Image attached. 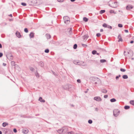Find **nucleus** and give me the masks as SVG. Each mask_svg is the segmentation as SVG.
Instances as JSON below:
<instances>
[{
  "label": "nucleus",
  "mask_w": 134,
  "mask_h": 134,
  "mask_svg": "<svg viewBox=\"0 0 134 134\" xmlns=\"http://www.w3.org/2000/svg\"><path fill=\"white\" fill-rule=\"evenodd\" d=\"M110 13H114V14H116V13L114 12V11L112 10H110Z\"/></svg>",
  "instance_id": "obj_21"
},
{
  "label": "nucleus",
  "mask_w": 134,
  "mask_h": 134,
  "mask_svg": "<svg viewBox=\"0 0 134 134\" xmlns=\"http://www.w3.org/2000/svg\"><path fill=\"white\" fill-rule=\"evenodd\" d=\"M105 12V10H101L100 12V13L101 14H102Z\"/></svg>",
  "instance_id": "obj_19"
},
{
  "label": "nucleus",
  "mask_w": 134,
  "mask_h": 134,
  "mask_svg": "<svg viewBox=\"0 0 134 134\" xmlns=\"http://www.w3.org/2000/svg\"><path fill=\"white\" fill-rule=\"evenodd\" d=\"M123 78L124 79H126V75H124L123 76Z\"/></svg>",
  "instance_id": "obj_43"
},
{
  "label": "nucleus",
  "mask_w": 134,
  "mask_h": 134,
  "mask_svg": "<svg viewBox=\"0 0 134 134\" xmlns=\"http://www.w3.org/2000/svg\"><path fill=\"white\" fill-rule=\"evenodd\" d=\"M102 25H107L105 23H104V24H103Z\"/></svg>",
  "instance_id": "obj_51"
},
{
  "label": "nucleus",
  "mask_w": 134,
  "mask_h": 134,
  "mask_svg": "<svg viewBox=\"0 0 134 134\" xmlns=\"http://www.w3.org/2000/svg\"><path fill=\"white\" fill-rule=\"evenodd\" d=\"M12 64H15V62L14 61L12 62Z\"/></svg>",
  "instance_id": "obj_49"
},
{
  "label": "nucleus",
  "mask_w": 134,
  "mask_h": 134,
  "mask_svg": "<svg viewBox=\"0 0 134 134\" xmlns=\"http://www.w3.org/2000/svg\"><path fill=\"white\" fill-rule=\"evenodd\" d=\"M130 103L133 105L134 106V100H131L130 102Z\"/></svg>",
  "instance_id": "obj_15"
},
{
  "label": "nucleus",
  "mask_w": 134,
  "mask_h": 134,
  "mask_svg": "<svg viewBox=\"0 0 134 134\" xmlns=\"http://www.w3.org/2000/svg\"><path fill=\"white\" fill-rule=\"evenodd\" d=\"M131 59H132V60H133V59H133V58H131Z\"/></svg>",
  "instance_id": "obj_63"
},
{
  "label": "nucleus",
  "mask_w": 134,
  "mask_h": 134,
  "mask_svg": "<svg viewBox=\"0 0 134 134\" xmlns=\"http://www.w3.org/2000/svg\"><path fill=\"white\" fill-rule=\"evenodd\" d=\"M119 27H122V26H118Z\"/></svg>",
  "instance_id": "obj_55"
},
{
  "label": "nucleus",
  "mask_w": 134,
  "mask_h": 134,
  "mask_svg": "<svg viewBox=\"0 0 134 134\" xmlns=\"http://www.w3.org/2000/svg\"><path fill=\"white\" fill-rule=\"evenodd\" d=\"M21 4L22 5L24 6H26V4L25 3H22Z\"/></svg>",
  "instance_id": "obj_24"
},
{
  "label": "nucleus",
  "mask_w": 134,
  "mask_h": 134,
  "mask_svg": "<svg viewBox=\"0 0 134 134\" xmlns=\"http://www.w3.org/2000/svg\"><path fill=\"white\" fill-rule=\"evenodd\" d=\"M129 55H130V54H127V57H126V59H127V58H130L132 57H130V56Z\"/></svg>",
  "instance_id": "obj_27"
},
{
  "label": "nucleus",
  "mask_w": 134,
  "mask_h": 134,
  "mask_svg": "<svg viewBox=\"0 0 134 134\" xmlns=\"http://www.w3.org/2000/svg\"><path fill=\"white\" fill-rule=\"evenodd\" d=\"M67 131V129L66 127H63L62 130H59L58 132L59 133H61L62 132H65Z\"/></svg>",
  "instance_id": "obj_4"
},
{
  "label": "nucleus",
  "mask_w": 134,
  "mask_h": 134,
  "mask_svg": "<svg viewBox=\"0 0 134 134\" xmlns=\"http://www.w3.org/2000/svg\"><path fill=\"white\" fill-rule=\"evenodd\" d=\"M24 31L26 33H27L28 32V30L27 28H25L24 29Z\"/></svg>",
  "instance_id": "obj_30"
},
{
  "label": "nucleus",
  "mask_w": 134,
  "mask_h": 134,
  "mask_svg": "<svg viewBox=\"0 0 134 134\" xmlns=\"http://www.w3.org/2000/svg\"><path fill=\"white\" fill-rule=\"evenodd\" d=\"M103 29H101L100 30V31L101 32H103Z\"/></svg>",
  "instance_id": "obj_50"
},
{
  "label": "nucleus",
  "mask_w": 134,
  "mask_h": 134,
  "mask_svg": "<svg viewBox=\"0 0 134 134\" xmlns=\"http://www.w3.org/2000/svg\"><path fill=\"white\" fill-rule=\"evenodd\" d=\"M106 60L105 59H102L100 60V62L101 63H104L105 62Z\"/></svg>",
  "instance_id": "obj_22"
},
{
  "label": "nucleus",
  "mask_w": 134,
  "mask_h": 134,
  "mask_svg": "<svg viewBox=\"0 0 134 134\" xmlns=\"http://www.w3.org/2000/svg\"><path fill=\"white\" fill-rule=\"evenodd\" d=\"M119 77V76H117L116 77V79H118Z\"/></svg>",
  "instance_id": "obj_47"
},
{
  "label": "nucleus",
  "mask_w": 134,
  "mask_h": 134,
  "mask_svg": "<svg viewBox=\"0 0 134 134\" xmlns=\"http://www.w3.org/2000/svg\"><path fill=\"white\" fill-rule=\"evenodd\" d=\"M133 7L131 5H129L126 6V9L127 10H130L133 8Z\"/></svg>",
  "instance_id": "obj_6"
},
{
  "label": "nucleus",
  "mask_w": 134,
  "mask_h": 134,
  "mask_svg": "<svg viewBox=\"0 0 134 134\" xmlns=\"http://www.w3.org/2000/svg\"><path fill=\"white\" fill-rule=\"evenodd\" d=\"M120 112L119 110L115 109L113 111L114 115L115 116H116L119 114Z\"/></svg>",
  "instance_id": "obj_3"
},
{
  "label": "nucleus",
  "mask_w": 134,
  "mask_h": 134,
  "mask_svg": "<svg viewBox=\"0 0 134 134\" xmlns=\"http://www.w3.org/2000/svg\"><path fill=\"white\" fill-rule=\"evenodd\" d=\"M40 63H41V64H42L43 65V62H41Z\"/></svg>",
  "instance_id": "obj_54"
},
{
  "label": "nucleus",
  "mask_w": 134,
  "mask_h": 134,
  "mask_svg": "<svg viewBox=\"0 0 134 134\" xmlns=\"http://www.w3.org/2000/svg\"><path fill=\"white\" fill-rule=\"evenodd\" d=\"M0 134H2V132L1 131H0Z\"/></svg>",
  "instance_id": "obj_59"
},
{
  "label": "nucleus",
  "mask_w": 134,
  "mask_h": 134,
  "mask_svg": "<svg viewBox=\"0 0 134 134\" xmlns=\"http://www.w3.org/2000/svg\"><path fill=\"white\" fill-rule=\"evenodd\" d=\"M127 36L128 37H130L131 36V34H129V35H127Z\"/></svg>",
  "instance_id": "obj_40"
},
{
  "label": "nucleus",
  "mask_w": 134,
  "mask_h": 134,
  "mask_svg": "<svg viewBox=\"0 0 134 134\" xmlns=\"http://www.w3.org/2000/svg\"><path fill=\"white\" fill-rule=\"evenodd\" d=\"M36 76L37 77H39V75H38V74H37V75H36Z\"/></svg>",
  "instance_id": "obj_58"
},
{
  "label": "nucleus",
  "mask_w": 134,
  "mask_h": 134,
  "mask_svg": "<svg viewBox=\"0 0 134 134\" xmlns=\"http://www.w3.org/2000/svg\"><path fill=\"white\" fill-rule=\"evenodd\" d=\"M39 100L41 102H45V100L43 99L41 97H40L39 98Z\"/></svg>",
  "instance_id": "obj_11"
},
{
  "label": "nucleus",
  "mask_w": 134,
  "mask_h": 134,
  "mask_svg": "<svg viewBox=\"0 0 134 134\" xmlns=\"http://www.w3.org/2000/svg\"><path fill=\"white\" fill-rule=\"evenodd\" d=\"M129 66H128L127 65H126V68H128V67H129Z\"/></svg>",
  "instance_id": "obj_56"
},
{
  "label": "nucleus",
  "mask_w": 134,
  "mask_h": 134,
  "mask_svg": "<svg viewBox=\"0 0 134 134\" xmlns=\"http://www.w3.org/2000/svg\"><path fill=\"white\" fill-rule=\"evenodd\" d=\"M73 132H70L68 133V134H73Z\"/></svg>",
  "instance_id": "obj_33"
},
{
  "label": "nucleus",
  "mask_w": 134,
  "mask_h": 134,
  "mask_svg": "<svg viewBox=\"0 0 134 134\" xmlns=\"http://www.w3.org/2000/svg\"><path fill=\"white\" fill-rule=\"evenodd\" d=\"M108 96L107 95H105L104 96V97L105 98H107L108 97Z\"/></svg>",
  "instance_id": "obj_41"
},
{
  "label": "nucleus",
  "mask_w": 134,
  "mask_h": 134,
  "mask_svg": "<svg viewBox=\"0 0 134 134\" xmlns=\"http://www.w3.org/2000/svg\"><path fill=\"white\" fill-rule=\"evenodd\" d=\"M82 45L83 47H86L87 46V45H86L83 44H82Z\"/></svg>",
  "instance_id": "obj_34"
},
{
  "label": "nucleus",
  "mask_w": 134,
  "mask_h": 134,
  "mask_svg": "<svg viewBox=\"0 0 134 134\" xmlns=\"http://www.w3.org/2000/svg\"><path fill=\"white\" fill-rule=\"evenodd\" d=\"M9 16H10L11 17H12V14H10L9 15Z\"/></svg>",
  "instance_id": "obj_46"
},
{
  "label": "nucleus",
  "mask_w": 134,
  "mask_h": 134,
  "mask_svg": "<svg viewBox=\"0 0 134 134\" xmlns=\"http://www.w3.org/2000/svg\"><path fill=\"white\" fill-rule=\"evenodd\" d=\"M64 23L66 24H68L70 22V19L68 16H65L63 17Z\"/></svg>",
  "instance_id": "obj_1"
},
{
  "label": "nucleus",
  "mask_w": 134,
  "mask_h": 134,
  "mask_svg": "<svg viewBox=\"0 0 134 134\" xmlns=\"http://www.w3.org/2000/svg\"><path fill=\"white\" fill-rule=\"evenodd\" d=\"M118 38L119 39L118 40V42H119L120 41L122 42V40L121 38V36L120 35H119L118 37Z\"/></svg>",
  "instance_id": "obj_10"
},
{
  "label": "nucleus",
  "mask_w": 134,
  "mask_h": 134,
  "mask_svg": "<svg viewBox=\"0 0 134 134\" xmlns=\"http://www.w3.org/2000/svg\"><path fill=\"white\" fill-rule=\"evenodd\" d=\"M129 32V31L128 30H126V33H128Z\"/></svg>",
  "instance_id": "obj_52"
},
{
  "label": "nucleus",
  "mask_w": 134,
  "mask_h": 134,
  "mask_svg": "<svg viewBox=\"0 0 134 134\" xmlns=\"http://www.w3.org/2000/svg\"><path fill=\"white\" fill-rule=\"evenodd\" d=\"M2 2L3 3H4L5 2V0H2Z\"/></svg>",
  "instance_id": "obj_42"
},
{
  "label": "nucleus",
  "mask_w": 134,
  "mask_h": 134,
  "mask_svg": "<svg viewBox=\"0 0 134 134\" xmlns=\"http://www.w3.org/2000/svg\"><path fill=\"white\" fill-rule=\"evenodd\" d=\"M30 70H31L32 71L34 70V69L32 68H31L30 69Z\"/></svg>",
  "instance_id": "obj_44"
},
{
  "label": "nucleus",
  "mask_w": 134,
  "mask_h": 134,
  "mask_svg": "<svg viewBox=\"0 0 134 134\" xmlns=\"http://www.w3.org/2000/svg\"><path fill=\"white\" fill-rule=\"evenodd\" d=\"M83 20L87 22L88 21V19L86 17H84L83 18Z\"/></svg>",
  "instance_id": "obj_17"
},
{
  "label": "nucleus",
  "mask_w": 134,
  "mask_h": 134,
  "mask_svg": "<svg viewBox=\"0 0 134 134\" xmlns=\"http://www.w3.org/2000/svg\"><path fill=\"white\" fill-rule=\"evenodd\" d=\"M126 106H125L124 107V108L125 109H126Z\"/></svg>",
  "instance_id": "obj_62"
},
{
  "label": "nucleus",
  "mask_w": 134,
  "mask_h": 134,
  "mask_svg": "<svg viewBox=\"0 0 134 134\" xmlns=\"http://www.w3.org/2000/svg\"><path fill=\"white\" fill-rule=\"evenodd\" d=\"M2 48V46L1 45V44H0V48Z\"/></svg>",
  "instance_id": "obj_53"
},
{
  "label": "nucleus",
  "mask_w": 134,
  "mask_h": 134,
  "mask_svg": "<svg viewBox=\"0 0 134 134\" xmlns=\"http://www.w3.org/2000/svg\"><path fill=\"white\" fill-rule=\"evenodd\" d=\"M130 54V57H132L133 55V52L131 50L127 51V54Z\"/></svg>",
  "instance_id": "obj_7"
},
{
  "label": "nucleus",
  "mask_w": 134,
  "mask_h": 134,
  "mask_svg": "<svg viewBox=\"0 0 134 134\" xmlns=\"http://www.w3.org/2000/svg\"><path fill=\"white\" fill-rule=\"evenodd\" d=\"M13 131L15 133L17 131L16 129H14Z\"/></svg>",
  "instance_id": "obj_36"
},
{
  "label": "nucleus",
  "mask_w": 134,
  "mask_h": 134,
  "mask_svg": "<svg viewBox=\"0 0 134 134\" xmlns=\"http://www.w3.org/2000/svg\"><path fill=\"white\" fill-rule=\"evenodd\" d=\"M100 34L99 33H98L96 34V36L98 37H99L100 36Z\"/></svg>",
  "instance_id": "obj_26"
},
{
  "label": "nucleus",
  "mask_w": 134,
  "mask_h": 134,
  "mask_svg": "<svg viewBox=\"0 0 134 134\" xmlns=\"http://www.w3.org/2000/svg\"><path fill=\"white\" fill-rule=\"evenodd\" d=\"M71 2H74L75 1V0H70Z\"/></svg>",
  "instance_id": "obj_48"
},
{
  "label": "nucleus",
  "mask_w": 134,
  "mask_h": 134,
  "mask_svg": "<svg viewBox=\"0 0 134 134\" xmlns=\"http://www.w3.org/2000/svg\"><path fill=\"white\" fill-rule=\"evenodd\" d=\"M128 78V77L127 75H126V79H127V78Z\"/></svg>",
  "instance_id": "obj_57"
},
{
  "label": "nucleus",
  "mask_w": 134,
  "mask_h": 134,
  "mask_svg": "<svg viewBox=\"0 0 134 134\" xmlns=\"http://www.w3.org/2000/svg\"><path fill=\"white\" fill-rule=\"evenodd\" d=\"M92 120H88V122L89 123V124H91L92 123Z\"/></svg>",
  "instance_id": "obj_29"
},
{
  "label": "nucleus",
  "mask_w": 134,
  "mask_h": 134,
  "mask_svg": "<svg viewBox=\"0 0 134 134\" xmlns=\"http://www.w3.org/2000/svg\"><path fill=\"white\" fill-rule=\"evenodd\" d=\"M29 132L28 130L27 129H24L23 130V133L24 134H27Z\"/></svg>",
  "instance_id": "obj_9"
},
{
  "label": "nucleus",
  "mask_w": 134,
  "mask_h": 134,
  "mask_svg": "<svg viewBox=\"0 0 134 134\" xmlns=\"http://www.w3.org/2000/svg\"><path fill=\"white\" fill-rule=\"evenodd\" d=\"M16 36L19 38H20L21 37V35L20 33L19 32H16Z\"/></svg>",
  "instance_id": "obj_12"
},
{
  "label": "nucleus",
  "mask_w": 134,
  "mask_h": 134,
  "mask_svg": "<svg viewBox=\"0 0 134 134\" xmlns=\"http://www.w3.org/2000/svg\"><path fill=\"white\" fill-rule=\"evenodd\" d=\"M46 36L48 39L50 38H51L50 35L48 34H47L46 35Z\"/></svg>",
  "instance_id": "obj_16"
},
{
  "label": "nucleus",
  "mask_w": 134,
  "mask_h": 134,
  "mask_svg": "<svg viewBox=\"0 0 134 134\" xmlns=\"http://www.w3.org/2000/svg\"><path fill=\"white\" fill-rule=\"evenodd\" d=\"M77 81L78 82L80 83L81 82V81L80 79H78L77 80Z\"/></svg>",
  "instance_id": "obj_37"
},
{
  "label": "nucleus",
  "mask_w": 134,
  "mask_h": 134,
  "mask_svg": "<svg viewBox=\"0 0 134 134\" xmlns=\"http://www.w3.org/2000/svg\"><path fill=\"white\" fill-rule=\"evenodd\" d=\"M133 39H134V36L133 37Z\"/></svg>",
  "instance_id": "obj_64"
},
{
  "label": "nucleus",
  "mask_w": 134,
  "mask_h": 134,
  "mask_svg": "<svg viewBox=\"0 0 134 134\" xmlns=\"http://www.w3.org/2000/svg\"><path fill=\"white\" fill-rule=\"evenodd\" d=\"M77 45L76 44H75L74 46V49H76L77 48Z\"/></svg>",
  "instance_id": "obj_25"
},
{
  "label": "nucleus",
  "mask_w": 134,
  "mask_h": 134,
  "mask_svg": "<svg viewBox=\"0 0 134 134\" xmlns=\"http://www.w3.org/2000/svg\"><path fill=\"white\" fill-rule=\"evenodd\" d=\"M130 108V106L126 105V110L129 109Z\"/></svg>",
  "instance_id": "obj_32"
},
{
  "label": "nucleus",
  "mask_w": 134,
  "mask_h": 134,
  "mask_svg": "<svg viewBox=\"0 0 134 134\" xmlns=\"http://www.w3.org/2000/svg\"><path fill=\"white\" fill-rule=\"evenodd\" d=\"M97 51H92V53L93 54H95L96 53Z\"/></svg>",
  "instance_id": "obj_23"
},
{
  "label": "nucleus",
  "mask_w": 134,
  "mask_h": 134,
  "mask_svg": "<svg viewBox=\"0 0 134 134\" xmlns=\"http://www.w3.org/2000/svg\"><path fill=\"white\" fill-rule=\"evenodd\" d=\"M109 5L110 6L113 8H115L118 6V3L117 2L113 3L111 4H109Z\"/></svg>",
  "instance_id": "obj_2"
},
{
  "label": "nucleus",
  "mask_w": 134,
  "mask_h": 134,
  "mask_svg": "<svg viewBox=\"0 0 134 134\" xmlns=\"http://www.w3.org/2000/svg\"><path fill=\"white\" fill-rule=\"evenodd\" d=\"M30 36L31 38H33L34 37V34L31 32L30 34Z\"/></svg>",
  "instance_id": "obj_14"
},
{
  "label": "nucleus",
  "mask_w": 134,
  "mask_h": 134,
  "mask_svg": "<svg viewBox=\"0 0 134 134\" xmlns=\"http://www.w3.org/2000/svg\"><path fill=\"white\" fill-rule=\"evenodd\" d=\"M118 25H122L121 24H119Z\"/></svg>",
  "instance_id": "obj_60"
},
{
  "label": "nucleus",
  "mask_w": 134,
  "mask_h": 134,
  "mask_svg": "<svg viewBox=\"0 0 134 134\" xmlns=\"http://www.w3.org/2000/svg\"><path fill=\"white\" fill-rule=\"evenodd\" d=\"M3 54L2 53H0V57H1L3 56Z\"/></svg>",
  "instance_id": "obj_39"
},
{
  "label": "nucleus",
  "mask_w": 134,
  "mask_h": 134,
  "mask_svg": "<svg viewBox=\"0 0 134 134\" xmlns=\"http://www.w3.org/2000/svg\"><path fill=\"white\" fill-rule=\"evenodd\" d=\"M103 26L105 28H107L109 29H111L112 27L110 26Z\"/></svg>",
  "instance_id": "obj_13"
},
{
  "label": "nucleus",
  "mask_w": 134,
  "mask_h": 134,
  "mask_svg": "<svg viewBox=\"0 0 134 134\" xmlns=\"http://www.w3.org/2000/svg\"><path fill=\"white\" fill-rule=\"evenodd\" d=\"M110 101L111 102H114L116 101V100L115 99L113 98L111 99Z\"/></svg>",
  "instance_id": "obj_20"
},
{
  "label": "nucleus",
  "mask_w": 134,
  "mask_h": 134,
  "mask_svg": "<svg viewBox=\"0 0 134 134\" xmlns=\"http://www.w3.org/2000/svg\"><path fill=\"white\" fill-rule=\"evenodd\" d=\"M96 54H97L98 55L99 54L98 53H96Z\"/></svg>",
  "instance_id": "obj_61"
},
{
  "label": "nucleus",
  "mask_w": 134,
  "mask_h": 134,
  "mask_svg": "<svg viewBox=\"0 0 134 134\" xmlns=\"http://www.w3.org/2000/svg\"><path fill=\"white\" fill-rule=\"evenodd\" d=\"M91 79L93 81L95 82V84L97 83V82H98L100 81V80L98 78L92 77L91 78Z\"/></svg>",
  "instance_id": "obj_5"
},
{
  "label": "nucleus",
  "mask_w": 134,
  "mask_h": 134,
  "mask_svg": "<svg viewBox=\"0 0 134 134\" xmlns=\"http://www.w3.org/2000/svg\"><path fill=\"white\" fill-rule=\"evenodd\" d=\"M49 52V50L48 49H46L45 51V52L46 53H48Z\"/></svg>",
  "instance_id": "obj_28"
},
{
  "label": "nucleus",
  "mask_w": 134,
  "mask_h": 134,
  "mask_svg": "<svg viewBox=\"0 0 134 134\" xmlns=\"http://www.w3.org/2000/svg\"><path fill=\"white\" fill-rule=\"evenodd\" d=\"M94 99L98 101H100L102 100V99L99 97H95L94 98Z\"/></svg>",
  "instance_id": "obj_8"
},
{
  "label": "nucleus",
  "mask_w": 134,
  "mask_h": 134,
  "mask_svg": "<svg viewBox=\"0 0 134 134\" xmlns=\"http://www.w3.org/2000/svg\"><path fill=\"white\" fill-rule=\"evenodd\" d=\"M8 124L6 122H3V123L2 125L4 127H5L6 125H8Z\"/></svg>",
  "instance_id": "obj_18"
},
{
  "label": "nucleus",
  "mask_w": 134,
  "mask_h": 134,
  "mask_svg": "<svg viewBox=\"0 0 134 134\" xmlns=\"http://www.w3.org/2000/svg\"><path fill=\"white\" fill-rule=\"evenodd\" d=\"M59 2H62L63 1V0H57Z\"/></svg>",
  "instance_id": "obj_35"
},
{
  "label": "nucleus",
  "mask_w": 134,
  "mask_h": 134,
  "mask_svg": "<svg viewBox=\"0 0 134 134\" xmlns=\"http://www.w3.org/2000/svg\"><path fill=\"white\" fill-rule=\"evenodd\" d=\"M120 70L122 72H125V69H120Z\"/></svg>",
  "instance_id": "obj_31"
},
{
  "label": "nucleus",
  "mask_w": 134,
  "mask_h": 134,
  "mask_svg": "<svg viewBox=\"0 0 134 134\" xmlns=\"http://www.w3.org/2000/svg\"><path fill=\"white\" fill-rule=\"evenodd\" d=\"M133 42H134V41L133 40H131L130 42V43L131 44L133 43Z\"/></svg>",
  "instance_id": "obj_38"
},
{
  "label": "nucleus",
  "mask_w": 134,
  "mask_h": 134,
  "mask_svg": "<svg viewBox=\"0 0 134 134\" xmlns=\"http://www.w3.org/2000/svg\"><path fill=\"white\" fill-rule=\"evenodd\" d=\"M103 92H107V91L106 90H104L103 91Z\"/></svg>",
  "instance_id": "obj_45"
}]
</instances>
